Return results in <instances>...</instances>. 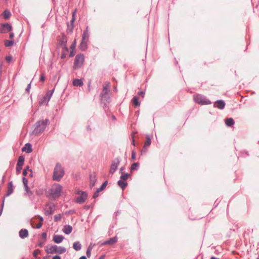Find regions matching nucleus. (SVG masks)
Segmentation results:
<instances>
[{
	"mask_svg": "<svg viewBox=\"0 0 259 259\" xmlns=\"http://www.w3.org/2000/svg\"><path fill=\"white\" fill-rule=\"evenodd\" d=\"M45 251L48 253H59L62 254L66 252V249L65 247L58 246L57 245H48L45 247Z\"/></svg>",
	"mask_w": 259,
	"mask_h": 259,
	"instance_id": "nucleus-1",
	"label": "nucleus"
},
{
	"mask_svg": "<svg viewBox=\"0 0 259 259\" xmlns=\"http://www.w3.org/2000/svg\"><path fill=\"white\" fill-rule=\"evenodd\" d=\"M5 197H3V204H2V206H3L4 205V200H5Z\"/></svg>",
	"mask_w": 259,
	"mask_h": 259,
	"instance_id": "nucleus-57",
	"label": "nucleus"
},
{
	"mask_svg": "<svg viewBox=\"0 0 259 259\" xmlns=\"http://www.w3.org/2000/svg\"><path fill=\"white\" fill-rule=\"evenodd\" d=\"M133 104L135 106H139L140 103L138 101V98L137 97H134L132 99Z\"/></svg>",
	"mask_w": 259,
	"mask_h": 259,
	"instance_id": "nucleus-28",
	"label": "nucleus"
},
{
	"mask_svg": "<svg viewBox=\"0 0 259 259\" xmlns=\"http://www.w3.org/2000/svg\"><path fill=\"white\" fill-rule=\"evenodd\" d=\"M120 170H121V171L123 170V168H120Z\"/></svg>",
	"mask_w": 259,
	"mask_h": 259,
	"instance_id": "nucleus-64",
	"label": "nucleus"
},
{
	"mask_svg": "<svg viewBox=\"0 0 259 259\" xmlns=\"http://www.w3.org/2000/svg\"><path fill=\"white\" fill-rule=\"evenodd\" d=\"M112 118L113 119H115V117L114 115H113V116H112Z\"/></svg>",
	"mask_w": 259,
	"mask_h": 259,
	"instance_id": "nucleus-60",
	"label": "nucleus"
},
{
	"mask_svg": "<svg viewBox=\"0 0 259 259\" xmlns=\"http://www.w3.org/2000/svg\"><path fill=\"white\" fill-rule=\"evenodd\" d=\"M74 48H75L74 45H72L71 46L70 49H71V50H73V49H74Z\"/></svg>",
	"mask_w": 259,
	"mask_h": 259,
	"instance_id": "nucleus-55",
	"label": "nucleus"
},
{
	"mask_svg": "<svg viewBox=\"0 0 259 259\" xmlns=\"http://www.w3.org/2000/svg\"><path fill=\"white\" fill-rule=\"evenodd\" d=\"M74 55V54H73V53L72 52H71L69 55V56L73 57Z\"/></svg>",
	"mask_w": 259,
	"mask_h": 259,
	"instance_id": "nucleus-51",
	"label": "nucleus"
},
{
	"mask_svg": "<svg viewBox=\"0 0 259 259\" xmlns=\"http://www.w3.org/2000/svg\"><path fill=\"white\" fill-rule=\"evenodd\" d=\"M133 145H134V146H135V141H134V139H133Z\"/></svg>",
	"mask_w": 259,
	"mask_h": 259,
	"instance_id": "nucleus-59",
	"label": "nucleus"
},
{
	"mask_svg": "<svg viewBox=\"0 0 259 259\" xmlns=\"http://www.w3.org/2000/svg\"><path fill=\"white\" fill-rule=\"evenodd\" d=\"M210 259H219V258H216L215 257H211Z\"/></svg>",
	"mask_w": 259,
	"mask_h": 259,
	"instance_id": "nucleus-58",
	"label": "nucleus"
},
{
	"mask_svg": "<svg viewBox=\"0 0 259 259\" xmlns=\"http://www.w3.org/2000/svg\"><path fill=\"white\" fill-rule=\"evenodd\" d=\"M22 150V151L25 152L27 153L31 152L32 151L31 145L29 143L25 144Z\"/></svg>",
	"mask_w": 259,
	"mask_h": 259,
	"instance_id": "nucleus-18",
	"label": "nucleus"
},
{
	"mask_svg": "<svg viewBox=\"0 0 259 259\" xmlns=\"http://www.w3.org/2000/svg\"><path fill=\"white\" fill-rule=\"evenodd\" d=\"M30 88V83H29L28 85V87L26 89V90L27 91V92H28V90H29V89Z\"/></svg>",
	"mask_w": 259,
	"mask_h": 259,
	"instance_id": "nucleus-50",
	"label": "nucleus"
},
{
	"mask_svg": "<svg viewBox=\"0 0 259 259\" xmlns=\"http://www.w3.org/2000/svg\"><path fill=\"white\" fill-rule=\"evenodd\" d=\"M91 249L90 247H89L87 250V255L88 257H90L91 255Z\"/></svg>",
	"mask_w": 259,
	"mask_h": 259,
	"instance_id": "nucleus-38",
	"label": "nucleus"
},
{
	"mask_svg": "<svg viewBox=\"0 0 259 259\" xmlns=\"http://www.w3.org/2000/svg\"><path fill=\"white\" fill-rule=\"evenodd\" d=\"M19 235L21 238H26L28 235V231L26 229H21L19 232Z\"/></svg>",
	"mask_w": 259,
	"mask_h": 259,
	"instance_id": "nucleus-16",
	"label": "nucleus"
},
{
	"mask_svg": "<svg viewBox=\"0 0 259 259\" xmlns=\"http://www.w3.org/2000/svg\"><path fill=\"white\" fill-rule=\"evenodd\" d=\"M12 26L8 23H3L0 27V33H6L12 30Z\"/></svg>",
	"mask_w": 259,
	"mask_h": 259,
	"instance_id": "nucleus-7",
	"label": "nucleus"
},
{
	"mask_svg": "<svg viewBox=\"0 0 259 259\" xmlns=\"http://www.w3.org/2000/svg\"><path fill=\"white\" fill-rule=\"evenodd\" d=\"M55 209V206L52 203L48 204L45 207V214L46 215H50L52 214Z\"/></svg>",
	"mask_w": 259,
	"mask_h": 259,
	"instance_id": "nucleus-10",
	"label": "nucleus"
},
{
	"mask_svg": "<svg viewBox=\"0 0 259 259\" xmlns=\"http://www.w3.org/2000/svg\"><path fill=\"white\" fill-rule=\"evenodd\" d=\"M64 237L62 235H55L53 237V241L56 243H61Z\"/></svg>",
	"mask_w": 259,
	"mask_h": 259,
	"instance_id": "nucleus-17",
	"label": "nucleus"
},
{
	"mask_svg": "<svg viewBox=\"0 0 259 259\" xmlns=\"http://www.w3.org/2000/svg\"><path fill=\"white\" fill-rule=\"evenodd\" d=\"M135 158H136V153L134 151H133L132 154V159L133 160H135Z\"/></svg>",
	"mask_w": 259,
	"mask_h": 259,
	"instance_id": "nucleus-42",
	"label": "nucleus"
},
{
	"mask_svg": "<svg viewBox=\"0 0 259 259\" xmlns=\"http://www.w3.org/2000/svg\"><path fill=\"white\" fill-rule=\"evenodd\" d=\"M117 241V237H114L113 238H110L109 240L105 241L102 243V245H106V244H109V245H112L114 243H115Z\"/></svg>",
	"mask_w": 259,
	"mask_h": 259,
	"instance_id": "nucleus-15",
	"label": "nucleus"
},
{
	"mask_svg": "<svg viewBox=\"0 0 259 259\" xmlns=\"http://www.w3.org/2000/svg\"><path fill=\"white\" fill-rule=\"evenodd\" d=\"M107 181H105L103 184L101 186V187L98 189V190L99 191H102L107 186Z\"/></svg>",
	"mask_w": 259,
	"mask_h": 259,
	"instance_id": "nucleus-31",
	"label": "nucleus"
},
{
	"mask_svg": "<svg viewBox=\"0 0 259 259\" xmlns=\"http://www.w3.org/2000/svg\"><path fill=\"white\" fill-rule=\"evenodd\" d=\"M27 182H28L27 180L26 179H25V178H23V184H24L25 188L27 187Z\"/></svg>",
	"mask_w": 259,
	"mask_h": 259,
	"instance_id": "nucleus-36",
	"label": "nucleus"
},
{
	"mask_svg": "<svg viewBox=\"0 0 259 259\" xmlns=\"http://www.w3.org/2000/svg\"><path fill=\"white\" fill-rule=\"evenodd\" d=\"M73 84L74 86L80 87L82 85L83 82L81 79H75V80H74Z\"/></svg>",
	"mask_w": 259,
	"mask_h": 259,
	"instance_id": "nucleus-24",
	"label": "nucleus"
},
{
	"mask_svg": "<svg viewBox=\"0 0 259 259\" xmlns=\"http://www.w3.org/2000/svg\"><path fill=\"white\" fill-rule=\"evenodd\" d=\"M64 49H65L66 51H68V49L66 47H65Z\"/></svg>",
	"mask_w": 259,
	"mask_h": 259,
	"instance_id": "nucleus-61",
	"label": "nucleus"
},
{
	"mask_svg": "<svg viewBox=\"0 0 259 259\" xmlns=\"http://www.w3.org/2000/svg\"><path fill=\"white\" fill-rule=\"evenodd\" d=\"M74 14H75V12L73 13V16H72V20H71V22L72 23H73L75 19H74Z\"/></svg>",
	"mask_w": 259,
	"mask_h": 259,
	"instance_id": "nucleus-46",
	"label": "nucleus"
},
{
	"mask_svg": "<svg viewBox=\"0 0 259 259\" xmlns=\"http://www.w3.org/2000/svg\"><path fill=\"white\" fill-rule=\"evenodd\" d=\"M118 184L119 186V187H121L122 189H124L127 185L126 182H124L122 180L118 181Z\"/></svg>",
	"mask_w": 259,
	"mask_h": 259,
	"instance_id": "nucleus-27",
	"label": "nucleus"
},
{
	"mask_svg": "<svg viewBox=\"0 0 259 259\" xmlns=\"http://www.w3.org/2000/svg\"><path fill=\"white\" fill-rule=\"evenodd\" d=\"M12 59H13V57H12V56H8L6 57V60L7 62H8L9 63H10L12 62Z\"/></svg>",
	"mask_w": 259,
	"mask_h": 259,
	"instance_id": "nucleus-33",
	"label": "nucleus"
},
{
	"mask_svg": "<svg viewBox=\"0 0 259 259\" xmlns=\"http://www.w3.org/2000/svg\"><path fill=\"white\" fill-rule=\"evenodd\" d=\"M42 223L41 222H39L37 224H36V228L37 229H39L41 227Z\"/></svg>",
	"mask_w": 259,
	"mask_h": 259,
	"instance_id": "nucleus-40",
	"label": "nucleus"
},
{
	"mask_svg": "<svg viewBox=\"0 0 259 259\" xmlns=\"http://www.w3.org/2000/svg\"><path fill=\"white\" fill-rule=\"evenodd\" d=\"M214 106L219 109H223L225 107V103L223 100H218L215 102Z\"/></svg>",
	"mask_w": 259,
	"mask_h": 259,
	"instance_id": "nucleus-14",
	"label": "nucleus"
},
{
	"mask_svg": "<svg viewBox=\"0 0 259 259\" xmlns=\"http://www.w3.org/2000/svg\"><path fill=\"white\" fill-rule=\"evenodd\" d=\"M139 165L140 164L138 162L134 163L131 166V170H136L139 166Z\"/></svg>",
	"mask_w": 259,
	"mask_h": 259,
	"instance_id": "nucleus-30",
	"label": "nucleus"
},
{
	"mask_svg": "<svg viewBox=\"0 0 259 259\" xmlns=\"http://www.w3.org/2000/svg\"><path fill=\"white\" fill-rule=\"evenodd\" d=\"M13 191H14V189H13L12 182H10L8 184L7 190L5 196H10L11 194L13 193Z\"/></svg>",
	"mask_w": 259,
	"mask_h": 259,
	"instance_id": "nucleus-13",
	"label": "nucleus"
},
{
	"mask_svg": "<svg viewBox=\"0 0 259 259\" xmlns=\"http://www.w3.org/2000/svg\"><path fill=\"white\" fill-rule=\"evenodd\" d=\"M45 77L44 74H41L40 77V80L41 81H44L45 80Z\"/></svg>",
	"mask_w": 259,
	"mask_h": 259,
	"instance_id": "nucleus-43",
	"label": "nucleus"
},
{
	"mask_svg": "<svg viewBox=\"0 0 259 259\" xmlns=\"http://www.w3.org/2000/svg\"><path fill=\"white\" fill-rule=\"evenodd\" d=\"M119 164V160L118 159H115L112 161L109 170L110 174H113L115 171V170L117 168Z\"/></svg>",
	"mask_w": 259,
	"mask_h": 259,
	"instance_id": "nucleus-9",
	"label": "nucleus"
},
{
	"mask_svg": "<svg viewBox=\"0 0 259 259\" xmlns=\"http://www.w3.org/2000/svg\"><path fill=\"white\" fill-rule=\"evenodd\" d=\"M53 259H61V257L59 255H55L53 257Z\"/></svg>",
	"mask_w": 259,
	"mask_h": 259,
	"instance_id": "nucleus-45",
	"label": "nucleus"
},
{
	"mask_svg": "<svg viewBox=\"0 0 259 259\" xmlns=\"http://www.w3.org/2000/svg\"><path fill=\"white\" fill-rule=\"evenodd\" d=\"M110 87V83L107 82L106 86H104L103 89V91L102 92V95L103 96L106 95L108 94L109 92V88Z\"/></svg>",
	"mask_w": 259,
	"mask_h": 259,
	"instance_id": "nucleus-21",
	"label": "nucleus"
},
{
	"mask_svg": "<svg viewBox=\"0 0 259 259\" xmlns=\"http://www.w3.org/2000/svg\"><path fill=\"white\" fill-rule=\"evenodd\" d=\"M11 233H12V231H11V229H9L8 231V234L9 235H10L11 234Z\"/></svg>",
	"mask_w": 259,
	"mask_h": 259,
	"instance_id": "nucleus-49",
	"label": "nucleus"
},
{
	"mask_svg": "<svg viewBox=\"0 0 259 259\" xmlns=\"http://www.w3.org/2000/svg\"><path fill=\"white\" fill-rule=\"evenodd\" d=\"M87 198V194L85 192H81V195L78 196L76 200L77 203H82Z\"/></svg>",
	"mask_w": 259,
	"mask_h": 259,
	"instance_id": "nucleus-12",
	"label": "nucleus"
},
{
	"mask_svg": "<svg viewBox=\"0 0 259 259\" xmlns=\"http://www.w3.org/2000/svg\"><path fill=\"white\" fill-rule=\"evenodd\" d=\"M14 36V34L13 33H12L10 34V38H12Z\"/></svg>",
	"mask_w": 259,
	"mask_h": 259,
	"instance_id": "nucleus-48",
	"label": "nucleus"
},
{
	"mask_svg": "<svg viewBox=\"0 0 259 259\" xmlns=\"http://www.w3.org/2000/svg\"><path fill=\"white\" fill-rule=\"evenodd\" d=\"M53 91H50L47 92L46 96L39 101L41 105L47 104L53 94Z\"/></svg>",
	"mask_w": 259,
	"mask_h": 259,
	"instance_id": "nucleus-8",
	"label": "nucleus"
},
{
	"mask_svg": "<svg viewBox=\"0 0 259 259\" xmlns=\"http://www.w3.org/2000/svg\"><path fill=\"white\" fill-rule=\"evenodd\" d=\"M3 15L4 18L6 20H7L10 18V16H11V13L9 10H6L3 12Z\"/></svg>",
	"mask_w": 259,
	"mask_h": 259,
	"instance_id": "nucleus-23",
	"label": "nucleus"
},
{
	"mask_svg": "<svg viewBox=\"0 0 259 259\" xmlns=\"http://www.w3.org/2000/svg\"><path fill=\"white\" fill-rule=\"evenodd\" d=\"M87 128H88V130H91V128L90 127V126L88 127Z\"/></svg>",
	"mask_w": 259,
	"mask_h": 259,
	"instance_id": "nucleus-62",
	"label": "nucleus"
},
{
	"mask_svg": "<svg viewBox=\"0 0 259 259\" xmlns=\"http://www.w3.org/2000/svg\"><path fill=\"white\" fill-rule=\"evenodd\" d=\"M63 231L66 234H69L72 232V227L70 225H66L64 227Z\"/></svg>",
	"mask_w": 259,
	"mask_h": 259,
	"instance_id": "nucleus-19",
	"label": "nucleus"
},
{
	"mask_svg": "<svg viewBox=\"0 0 259 259\" xmlns=\"http://www.w3.org/2000/svg\"><path fill=\"white\" fill-rule=\"evenodd\" d=\"M84 60V57L83 55H81V54L77 55L75 57V59L74 61V66H73L74 69H78V68L81 67V66L82 65V64L83 63Z\"/></svg>",
	"mask_w": 259,
	"mask_h": 259,
	"instance_id": "nucleus-5",
	"label": "nucleus"
},
{
	"mask_svg": "<svg viewBox=\"0 0 259 259\" xmlns=\"http://www.w3.org/2000/svg\"><path fill=\"white\" fill-rule=\"evenodd\" d=\"M46 126V123L44 120L38 121L33 126V130L31 132V134L35 136L39 135L44 132Z\"/></svg>",
	"mask_w": 259,
	"mask_h": 259,
	"instance_id": "nucleus-2",
	"label": "nucleus"
},
{
	"mask_svg": "<svg viewBox=\"0 0 259 259\" xmlns=\"http://www.w3.org/2000/svg\"><path fill=\"white\" fill-rule=\"evenodd\" d=\"M62 215L61 214H58L54 216V220L55 222L61 220Z\"/></svg>",
	"mask_w": 259,
	"mask_h": 259,
	"instance_id": "nucleus-32",
	"label": "nucleus"
},
{
	"mask_svg": "<svg viewBox=\"0 0 259 259\" xmlns=\"http://www.w3.org/2000/svg\"><path fill=\"white\" fill-rule=\"evenodd\" d=\"M128 174H125L124 175H122L120 177V179H122V180H127L128 179Z\"/></svg>",
	"mask_w": 259,
	"mask_h": 259,
	"instance_id": "nucleus-35",
	"label": "nucleus"
},
{
	"mask_svg": "<svg viewBox=\"0 0 259 259\" xmlns=\"http://www.w3.org/2000/svg\"><path fill=\"white\" fill-rule=\"evenodd\" d=\"M100 191L97 189V191L95 193V194L93 195L94 198H96V197H97L98 196V193Z\"/></svg>",
	"mask_w": 259,
	"mask_h": 259,
	"instance_id": "nucleus-41",
	"label": "nucleus"
},
{
	"mask_svg": "<svg viewBox=\"0 0 259 259\" xmlns=\"http://www.w3.org/2000/svg\"><path fill=\"white\" fill-rule=\"evenodd\" d=\"M225 123L227 126H231L234 124V121L232 118H227L225 120Z\"/></svg>",
	"mask_w": 259,
	"mask_h": 259,
	"instance_id": "nucleus-22",
	"label": "nucleus"
},
{
	"mask_svg": "<svg viewBox=\"0 0 259 259\" xmlns=\"http://www.w3.org/2000/svg\"><path fill=\"white\" fill-rule=\"evenodd\" d=\"M81 244L78 241L73 243V247L75 250H79L81 249Z\"/></svg>",
	"mask_w": 259,
	"mask_h": 259,
	"instance_id": "nucleus-26",
	"label": "nucleus"
},
{
	"mask_svg": "<svg viewBox=\"0 0 259 259\" xmlns=\"http://www.w3.org/2000/svg\"><path fill=\"white\" fill-rule=\"evenodd\" d=\"M79 259H87V258L85 256H82Z\"/></svg>",
	"mask_w": 259,
	"mask_h": 259,
	"instance_id": "nucleus-52",
	"label": "nucleus"
},
{
	"mask_svg": "<svg viewBox=\"0 0 259 259\" xmlns=\"http://www.w3.org/2000/svg\"><path fill=\"white\" fill-rule=\"evenodd\" d=\"M146 139V141H145L144 147L141 151L142 152H146L147 151V148L150 145L151 143V139L149 136L147 135Z\"/></svg>",
	"mask_w": 259,
	"mask_h": 259,
	"instance_id": "nucleus-11",
	"label": "nucleus"
},
{
	"mask_svg": "<svg viewBox=\"0 0 259 259\" xmlns=\"http://www.w3.org/2000/svg\"><path fill=\"white\" fill-rule=\"evenodd\" d=\"M99 259H104V255H102L101 256H100Z\"/></svg>",
	"mask_w": 259,
	"mask_h": 259,
	"instance_id": "nucleus-56",
	"label": "nucleus"
},
{
	"mask_svg": "<svg viewBox=\"0 0 259 259\" xmlns=\"http://www.w3.org/2000/svg\"><path fill=\"white\" fill-rule=\"evenodd\" d=\"M64 175V170L59 163H57L54 169L53 179L59 181Z\"/></svg>",
	"mask_w": 259,
	"mask_h": 259,
	"instance_id": "nucleus-3",
	"label": "nucleus"
},
{
	"mask_svg": "<svg viewBox=\"0 0 259 259\" xmlns=\"http://www.w3.org/2000/svg\"><path fill=\"white\" fill-rule=\"evenodd\" d=\"M39 220V222H41L42 223V222H43V218L42 217H38V218Z\"/></svg>",
	"mask_w": 259,
	"mask_h": 259,
	"instance_id": "nucleus-47",
	"label": "nucleus"
},
{
	"mask_svg": "<svg viewBox=\"0 0 259 259\" xmlns=\"http://www.w3.org/2000/svg\"><path fill=\"white\" fill-rule=\"evenodd\" d=\"M40 253V251L39 249H36L34 251L33 254L35 257H37V255Z\"/></svg>",
	"mask_w": 259,
	"mask_h": 259,
	"instance_id": "nucleus-34",
	"label": "nucleus"
},
{
	"mask_svg": "<svg viewBox=\"0 0 259 259\" xmlns=\"http://www.w3.org/2000/svg\"><path fill=\"white\" fill-rule=\"evenodd\" d=\"M39 246L40 247H41V246H42V244H41V243L39 244Z\"/></svg>",
	"mask_w": 259,
	"mask_h": 259,
	"instance_id": "nucleus-63",
	"label": "nucleus"
},
{
	"mask_svg": "<svg viewBox=\"0 0 259 259\" xmlns=\"http://www.w3.org/2000/svg\"><path fill=\"white\" fill-rule=\"evenodd\" d=\"M65 57V54H62V55H61V58L63 59Z\"/></svg>",
	"mask_w": 259,
	"mask_h": 259,
	"instance_id": "nucleus-53",
	"label": "nucleus"
},
{
	"mask_svg": "<svg viewBox=\"0 0 259 259\" xmlns=\"http://www.w3.org/2000/svg\"><path fill=\"white\" fill-rule=\"evenodd\" d=\"M88 33L87 31H85L84 32L83 35H82V42L81 44H83V43L86 42V40H88Z\"/></svg>",
	"mask_w": 259,
	"mask_h": 259,
	"instance_id": "nucleus-25",
	"label": "nucleus"
},
{
	"mask_svg": "<svg viewBox=\"0 0 259 259\" xmlns=\"http://www.w3.org/2000/svg\"><path fill=\"white\" fill-rule=\"evenodd\" d=\"M29 170V167H27V169L26 168H25L23 171V175L24 176H26L27 174V170Z\"/></svg>",
	"mask_w": 259,
	"mask_h": 259,
	"instance_id": "nucleus-39",
	"label": "nucleus"
},
{
	"mask_svg": "<svg viewBox=\"0 0 259 259\" xmlns=\"http://www.w3.org/2000/svg\"><path fill=\"white\" fill-rule=\"evenodd\" d=\"M95 181H96V179L95 178H93V179H91V184L92 185V187H93L95 185Z\"/></svg>",
	"mask_w": 259,
	"mask_h": 259,
	"instance_id": "nucleus-37",
	"label": "nucleus"
},
{
	"mask_svg": "<svg viewBox=\"0 0 259 259\" xmlns=\"http://www.w3.org/2000/svg\"><path fill=\"white\" fill-rule=\"evenodd\" d=\"M193 98L194 101L198 104H201L202 105L210 104V102L209 100L204 98L202 96L200 95H194Z\"/></svg>",
	"mask_w": 259,
	"mask_h": 259,
	"instance_id": "nucleus-6",
	"label": "nucleus"
},
{
	"mask_svg": "<svg viewBox=\"0 0 259 259\" xmlns=\"http://www.w3.org/2000/svg\"><path fill=\"white\" fill-rule=\"evenodd\" d=\"M24 161V158L22 156L19 157L18 161H17V170L18 168L21 169Z\"/></svg>",
	"mask_w": 259,
	"mask_h": 259,
	"instance_id": "nucleus-20",
	"label": "nucleus"
},
{
	"mask_svg": "<svg viewBox=\"0 0 259 259\" xmlns=\"http://www.w3.org/2000/svg\"><path fill=\"white\" fill-rule=\"evenodd\" d=\"M46 236H47V234H46V233H44L42 234V237H43L44 238H46Z\"/></svg>",
	"mask_w": 259,
	"mask_h": 259,
	"instance_id": "nucleus-54",
	"label": "nucleus"
},
{
	"mask_svg": "<svg viewBox=\"0 0 259 259\" xmlns=\"http://www.w3.org/2000/svg\"><path fill=\"white\" fill-rule=\"evenodd\" d=\"M138 95H140V96H142V97L143 98L144 97V93L142 91L141 92H140L138 93Z\"/></svg>",
	"mask_w": 259,
	"mask_h": 259,
	"instance_id": "nucleus-44",
	"label": "nucleus"
},
{
	"mask_svg": "<svg viewBox=\"0 0 259 259\" xmlns=\"http://www.w3.org/2000/svg\"><path fill=\"white\" fill-rule=\"evenodd\" d=\"M14 44V40H6L5 41V46L6 47H10L12 46Z\"/></svg>",
	"mask_w": 259,
	"mask_h": 259,
	"instance_id": "nucleus-29",
	"label": "nucleus"
},
{
	"mask_svg": "<svg viewBox=\"0 0 259 259\" xmlns=\"http://www.w3.org/2000/svg\"><path fill=\"white\" fill-rule=\"evenodd\" d=\"M62 192V186L58 184L53 185L51 189V193L53 198H58L61 195Z\"/></svg>",
	"mask_w": 259,
	"mask_h": 259,
	"instance_id": "nucleus-4",
	"label": "nucleus"
}]
</instances>
